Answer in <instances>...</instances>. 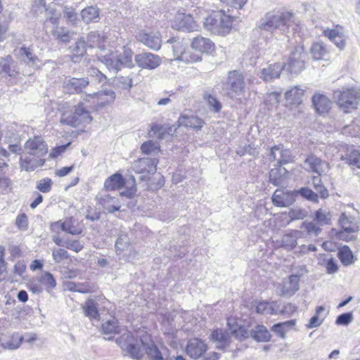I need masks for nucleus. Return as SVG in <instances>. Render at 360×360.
Here are the masks:
<instances>
[{"label":"nucleus","instance_id":"obj_57","mask_svg":"<svg viewBox=\"0 0 360 360\" xmlns=\"http://www.w3.org/2000/svg\"><path fill=\"white\" fill-rule=\"evenodd\" d=\"M115 87L122 89H128L132 87L133 81L129 77L117 76L113 80Z\"/></svg>","mask_w":360,"mask_h":360},{"label":"nucleus","instance_id":"obj_28","mask_svg":"<svg viewBox=\"0 0 360 360\" xmlns=\"http://www.w3.org/2000/svg\"><path fill=\"white\" fill-rule=\"evenodd\" d=\"M41 158L30 153L21 156L20 160L21 169L25 171H33L36 168L42 166L45 161Z\"/></svg>","mask_w":360,"mask_h":360},{"label":"nucleus","instance_id":"obj_17","mask_svg":"<svg viewBox=\"0 0 360 360\" xmlns=\"http://www.w3.org/2000/svg\"><path fill=\"white\" fill-rule=\"evenodd\" d=\"M115 248L117 255L126 261H130L135 256V250L129 243V239L127 235L119 236L115 243Z\"/></svg>","mask_w":360,"mask_h":360},{"label":"nucleus","instance_id":"obj_39","mask_svg":"<svg viewBox=\"0 0 360 360\" xmlns=\"http://www.w3.org/2000/svg\"><path fill=\"white\" fill-rule=\"evenodd\" d=\"M105 38L104 36H101L97 32H91L87 35L86 45L91 48L98 47L99 51H101V49L105 48Z\"/></svg>","mask_w":360,"mask_h":360},{"label":"nucleus","instance_id":"obj_41","mask_svg":"<svg viewBox=\"0 0 360 360\" xmlns=\"http://www.w3.org/2000/svg\"><path fill=\"white\" fill-rule=\"evenodd\" d=\"M124 183L122 176L120 174L116 173L105 181L104 187L107 191H114L122 188Z\"/></svg>","mask_w":360,"mask_h":360},{"label":"nucleus","instance_id":"obj_55","mask_svg":"<svg viewBox=\"0 0 360 360\" xmlns=\"http://www.w3.org/2000/svg\"><path fill=\"white\" fill-rule=\"evenodd\" d=\"M332 214L330 212L325 209H319L315 213V219L321 225H327L330 224Z\"/></svg>","mask_w":360,"mask_h":360},{"label":"nucleus","instance_id":"obj_2","mask_svg":"<svg viewBox=\"0 0 360 360\" xmlns=\"http://www.w3.org/2000/svg\"><path fill=\"white\" fill-rule=\"evenodd\" d=\"M133 52L131 49L122 46L115 50H106L105 47L97 53L98 60L109 70L117 72L122 67L131 68L134 66L132 60Z\"/></svg>","mask_w":360,"mask_h":360},{"label":"nucleus","instance_id":"obj_16","mask_svg":"<svg viewBox=\"0 0 360 360\" xmlns=\"http://www.w3.org/2000/svg\"><path fill=\"white\" fill-rule=\"evenodd\" d=\"M25 149L28 153L42 157L48 152V147L44 139L39 136L29 139L25 143Z\"/></svg>","mask_w":360,"mask_h":360},{"label":"nucleus","instance_id":"obj_56","mask_svg":"<svg viewBox=\"0 0 360 360\" xmlns=\"http://www.w3.org/2000/svg\"><path fill=\"white\" fill-rule=\"evenodd\" d=\"M204 99L206 101L210 110L214 112H219L221 109V103L217 99V98L210 94H205Z\"/></svg>","mask_w":360,"mask_h":360},{"label":"nucleus","instance_id":"obj_15","mask_svg":"<svg viewBox=\"0 0 360 360\" xmlns=\"http://www.w3.org/2000/svg\"><path fill=\"white\" fill-rule=\"evenodd\" d=\"M297 194V191L278 188L272 196L273 204L276 207H288L295 201Z\"/></svg>","mask_w":360,"mask_h":360},{"label":"nucleus","instance_id":"obj_53","mask_svg":"<svg viewBox=\"0 0 360 360\" xmlns=\"http://www.w3.org/2000/svg\"><path fill=\"white\" fill-rule=\"evenodd\" d=\"M342 134L352 136H360V117L356 118L352 123L342 129Z\"/></svg>","mask_w":360,"mask_h":360},{"label":"nucleus","instance_id":"obj_40","mask_svg":"<svg viewBox=\"0 0 360 360\" xmlns=\"http://www.w3.org/2000/svg\"><path fill=\"white\" fill-rule=\"evenodd\" d=\"M256 311L262 314H277L279 311V304L275 302H260L256 307Z\"/></svg>","mask_w":360,"mask_h":360},{"label":"nucleus","instance_id":"obj_45","mask_svg":"<svg viewBox=\"0 0 360 360\" xmlns=\"http://www.w3.org/2000/svg\"><path fill=\"white\" fill-rule=\"evenodd\" d=\"M86 316L92 320H98L99 314L96 303L93 300H87L82 305Z\"/></svg>","mask_w":360,"mask_h":360},{"label":"nucleus","instance_id":"obj_46","mask_svg":"<svg viewBox=\"0 0 360 360\" xmlns=\"http://www.w3.org/2000/svg\"><path fill=\"white\" fill-rule=\"evenodd\" d=\"M39 282L42 285L43 288L46 289L48 292L51 291L56 285V281L53 275L49 272H43L37 278Z\"/></svg>","mask_w":360,"mask_h":360},{"label":"nucleus","instance_id":"obj_47","mask_svg":"<svg viewBox=\"0 0 360 360\" xmlns=\"http://www.w3.org/2000/svg\"><path fill=\"white\" fill-rule=\"evenodd\" d=\"M295 325V321L294 320H290V321H285L283 323L274 324L271 327V330L274 333H276L280 337L284 338L285 336V334Z\"/></svg>","mask_w":360,"mask_h":360},{"label":"nucleus","instance_id":"obj_60","mask_svg":"<svg viewBox=\"0 0 360 360\" xmlns=\"http://www.w3.org/2000/svg\"><path fill=\"white\" fill-rule=\"evenodd\" d=\"M53 181L49 178H44L37 181L36 188L41 192L47 193L51 191Z\"/></svg>","mask_w":360,"mask_h":360},{"label":"nucleus","instance_id":"obj_34","mask_svg":"<svg viewBox=\"0 0 360 360\" xmlns=\"http://www.w3.org/2000/svg\"><path fill=\"white\" fill-rule=\"evenodd\" d=\"M178 122L179 126L191 127L197 130L200 129L204 124L202 120L197 116L188 115L186 113H184L179 117Z\"/></svg>","mask_w":360,"mask_h":360},{"label":"nucleus","instance_id":"obj_59","mask_svg":"<svg viewBox=\"0 0 360 360\" xmlns=\"http://www.w3.org/2000/svg\"><path fill=\"white\" fill-rule=\"evenodd\" d=\"M311 184L314 186V189L317 193H319L322 198H326L328 196V191L325 188L324 186L322 184V181L318 176H313L311 179Z\"/></svg>","mask_w":360,"mask_h":360},{"label":"nucleus","instance_id":"obj_35","mask_svg":"<svg viewBox=\"0 0 360 360\" xmlns=\"http://www.w3.org/2000/svg\"><path fill=\"white\" fill-rule=\"evenodd\" d=\"M250 337L258 342H266L271 340V334L263 325H257L250 330Z\"/></svg>","mask_w":360,"mask_h":360},{"label":"nucleus","instance_id":"obj_37","mask_svg":"<svg viewBox=\"0 0 360 360\" xmlns=\"http://www.w3.org/2000/svg\"><path fill=\"white\" fill-rule=\"evenodd\" d=\"M304 90L300 86H293L285 94V98L288 104H300L302 101Z\"/></svg>","mask_w":360,"mask_h":360},{"label":"nucleus","instance_id":"obj_11","mask_svg":"<svg viewBox=\"0 0 360 360\" xmlns=\"http://www.w3.org/2000/svg\"><path fill=\"white\" fill-rule=\"evenodd\" d=\"M158 163L157 158H140L132 163L131 169L137 174H142L141 180H146L150 174L155 173Z\"/></svg>","mask_w":360,"mask_h":360},{"label":"nucleus","instance_id":"obj_62","mask_svg":"<svg viewBox=\"0 0 360 360\" xmlns=\"http://www.w3.org/2000/svg\"><path fill=\"white\" fill-rule=\"evenodd\" d=\"M301 228L309 235L317 236L321 231V229L312 221L304 222Z\"/></svg>","mask_w":360,"mask_h":360},{"label":"nucleus","instance_id":"obj_23","mask_svg":"<svg viewBox=\"0 0 360 360\" xmlns=\"http://www.w3.org/2000/svg\"><path fill=\"white\" fill-rule=\"evenodd\" d=\"M269 157L271 160H277V165H283L293 161V157L289 150L283 146H274L271 148Z\"/></svg>","mask_w":360,"mask_h":360},{"label":"nucleus","instance_id":"obj_1","mask_svg":"<svg viewBox=\"0 0 360 360\" xmlns=\"http://www.w3.org/2000/svg\"><path fill=\"white\" fill-rule=\"evenodd\" d=\"M149 340L148 333L144 331L136 332V338L131 333L126 332L116 340V342L125 354L134 359H141L143 351L151 360L161 357L162 352L153 343L148 342Z\"/></svg>","mask_w":360,"mask_h":360},{"label":"nucleus","instance_id":"obj_8","mask_svg":"<svg viewBox=\"0 0 360 360\" xmlns=\"http://www.w3.org/2000/svg\"><path fill=\"white\" fill-rule=\"evenodd\" d=\"M333 99L345 112H347L356 108L359 97L354 89H342L334 91Z\"/></svg>","mask_w":360,"mask_h":360},{"label":"nucleus","instance_id":"obj_18","mask_svg":"<svg viewBox=\"0 0 360 360\" xmlns=\"http://www.w3.org/2000/svg\"><path fill=\"white\" fill-rule=\"evenodd\" d=\"M88 78L66 77L63 82V91L68 94L82 92L89 84Z\"/></svg>","mask_w":360,"mask_h":360},{"label":"nucleus","instance_id":"obj_49","mask_svg":"<svg viewBox=\"0 0 360 360\" xmlns=\"http://www.w3.org/2000/svg\"><path fill=\"white\" fill-rule=\"evenodd\" d=\"M19 55L22 59L28 64L32 66H36L38 64L39 59L33 53L32 49L30 48L21 47L19 50Z\"/></svg>","mask_w":360,"mask_h":360},{"label":"nucleus","instance_id":"obj_7","mask_svg":"<svg viewBox=\"0 0 360 360\" xmlns=\"http://www.w3.org/2000/svg\"><path fill=\"white\" fill-rule=\"evenodd\" d=\"M228 95L233 99L241 101L245 93V83L243 75L238 71H230L225 84Z\"/></svg>","mask_w":360,"mask_h":360},{"label":"nucleus","instance_id":"obj_31","mask_svg":"<svg viewBox=\"0 0 360 360\" xmlns=\"http://www.w3.org/2000/svg\"><path fill=\"white\" fill-rule=\"evenodd\" d=\"M312 103L316 111L319 114L328 112L331 108V101L323 94H315L312 98Z\"/></svg>","mask_w":360,"mask_h":360},{"label":"nucleus","instance_id":"obj_19","mask_svg":"<svg viewBox=\"0 0 360 360\" xmlns=\"http://www.w3.org/2000/svg\"><path fill=\"white\" fill-rule=\"evenodd\" d=\"M304 169L321 176L327 172L330 167L326 162L314 155H311L304 160Z\"/></svg>","mask_w":360,"mask_h":360},{"label":"nucleus","instance_id":"obj_9","mask_svg":"<svg viewBox=\"0 0 360 360\" xmlns=\"http://www.w3.org/2000/svg\"><path fill=\"white\" fill-rule=\"evenodd\" d=\"M115 93L111 89H104L92 94H85L83 100L88 103V107L98 110L107 104L112 103L115 99Z\"/></svg>","mask_w":360,"mask_h":360},{"label":"nucleus","instance_id":"obj_13","mask_svg":"<svg viewBox=\"0 0 360 360\" xmlns=\"http://www.w3.org/2000/svg\"><path fill=\"white\" fill-rule=\"evenodd\" d=\"M136 39L148 48L158 51L161 48L162 39L160 32L140 30L136 34Z\"/></svg>","mask_w":360,"mask_h":360},{"label":"nucleus","instance_id":"obj_52","mask_svg":"<svg viewBox=\"0 0 360 360\" xmlns=\"http://www.w3.org/2000/svg\"><path fill=\"white\" fill-rule=\"evenodd\" d=\"M141 150L146 155H155L160 151V146L157 142L148 141L141 145Z\"/></svg>","mask_w":360,"mask_h":360},{"label":"nucleus","instance_id":"obj_36","mask_svg":"<svg viewBox=\"0 0 360 360\" xmlns=\"http://www.w3.org/2000/svg\"><path fill=\"white\" fill-rule=\"evenodd\" d=\"M235 321L233 319H229L227 324L229 330L233 335L239 340H243L250 337V330L249 331L245 326H238L235 325Z\"/></svg>","mask_w":360,"mask_h":360},{"label":"nucleus","instance_id":"obj_32","mask_svg":"<svg viewBox=\"0 0 360 360\" xmlns=\"http://www.w3.org/2000/svg\"><path fill=\"white\" fill-rule=\"evenodd\" d=\"M282 70V64L275 63L269 65L266 68H263L261 70L260 77L265 82H271L275 78L280 77Z\"/></svg>","mask_w":360,"mask_h":360},{"label":"nucleus","instance_id":"obj_58","mask_svg":"<svg viewBox=\"0 0 360 360\" xmlns=\"http://www.w3.org/2000/svg\"><path fill=\"white\" fill-rule=\"evenodd\" d=\"M117 321L115 318L105 321L102 325V330L104 334L111 335L117 333Z\"/></svg>","mask_w":360,"mask_h":360},{"label":"nucleus","instance_id":"obj_33","mask_svg":"<svg viewBox=\"0 0 360 360\" xmlns=\"http://www.w3.org/2000/svg\"><path fill=\"white\" fill-rule=\"evenodd\" d=\"M0 74L4 77H15L18 74L16 65L11 56L0 59Z\"/></svg>","mask_w":360,"mask_h":360},{"label":"nucleus","instance_id":"obj_42","mask_svg":"<svg viewBox=\"0 0 360 360\" xmlns=\"http://www.w3.org/2000/svg\"><path fill=\"white\" fill-rule=\"evenodd\" d=\"M172 131V127L166 125L153 124L148 131V136L159 139H165Z\"/></svg>","mask_w":360,"mask_h":360},{"label":"nucleus","instance_id":"obj_51","mask_svg":"<svg viewBox=\"0 0 360 360\" xmlns=\"http://www.w3.org/2000/svg\"><path fill=\"white\" fill-rule=\"evenodd\" d=\"M324 311L325 308L323 307H318L316 309V314L309 319L307 327L308 328H314L320 326L325 318L324 316H321V313Z\"/></svg>","mask_w":360,"mask_h":360},{"label":"nucleus","instance_id":"obj_29","mask_svg":"<svg viewBox=\"0 0 360 360\" xmlns=\"http://www.w3.org/2000/svg\"><path fill=\"white\" fill-rule=\"evenodd\" d=\"M288 178V172L285 168L281 167V165H278L269 172L270 182L276 186L285 185Z\"/></svg>","mask_w":360,"mask_h":360},{"label":"nucleus","instance_id":"obj_22","mask_svg":"<svg viewBox=\"0 0 360 360\" xmlns=\"http://www.w3.org/2000/svg\"><path fill=\"white\" fill-rule=\"evenodd\" d=\"M207 345L200 339L192 338L188 341L186 353L193 359H198L207 350Z\"/></svg>","mask_w":360,"mask_h":360},{"label":"nucleus","instance_id":"obj_5","mask_svg":"<svg viewBox=\"0 0 360 360\" xmlns=\"http://www.w3.org/2000/svg\"><path fill=\"white\" fill-rule=\"evenodd\" d=\"M89 107L83 99L75 106L74 112L63 111L60 117V122L73 127L79 125H86L92 120Z\"/></svg>","mask_w":360,"mask_h":360},{"label":"nucleus","instance_id":"obj_38","mask_svg":"<svg viewBox=\"0 0 360 360\" xmlns=\"http://www.w3.org/2000/svg\"><path fill=\"white\" fill-rule=\"evenodd\" d=\"M211 340L217 342V349H224L229 344V335L221 329H216L211 334Z\"/></svg>","mask_w":360,"mask_h":360},{"label":"nucleus","instance_id":"obj_54","mask_svg":"<svg viewBox=\"0 0 360 360\" xmlns=\"http://www.w3.org/2000/svg\"><path fill=\"white\" fill-rule=\"evenodd\" d=\"M169 43H172V51L174 53V56L175 58L173 59V60H180V57L184 53H186L187 51L186 50V47L182 44V42L174 40V39H169L167 41Z\"/></svg>","mask_w":360,"mask_h":360},{"label":"nucleus","instance_id":"obj_48","mask_svg":"<svg viewBox=\"0 0 360 360\" xmlns=\"http://www.w3.org/2000/svg\"><path fill=\"white\" fill-rule=\"evenodd\" d=\"M338 256L344 266H349L354 263V255L348 246L345 245L341 248L338 251Z\"/></svg>","mask_w":360,"mask_h":360},{"label":"nucleus","instance_id":"obj_6","mask_svg":"<svg viewBox=\"0 0 360 360\" xmlns=\"http://www.w3.org/2000/svg\"><path fill=\"white\" fill-rule=\"evenodd\" d=\"M339 222L342 230L337 233V237L340 240L346 241L355 240L356 236L354 235H349V233H356L360 231L359 219L354 214L343 212L339 219Z\"/></svg>","mask_w":360,"mask_h":360},{"label":"nucleus","instance_id":"obj_14","mask_svg":"<svg viewBox=\"0 0 360 360\" xmlns=\"http://www.w3.org/2000/svg\"><path fill=\"white\" fill-rule=\"evenodd\" d=\"M172 26L175 30L186 32L196 31L198 29V25L193 18L191 15L184 13H177L176 14Z\"/></svg>","mask_w":360,"mask_h":360},{"label":"nucleus","instance_id":"obj_25","mask_svg":"<svg viewBox=\"0 0 360 360\" xmlns=\"http://www.w3.org/2000/svg\"><path fill=\"white\" fill-rule=\"evenodd\" d=\"M23 340V336L19 333L0 334V347L4 349L15 350L17 349Z\"/></svg>","mask_w":360,"mask_h":360},{"label":"nucleus","instance_id":"obj_27","mask_svg":"<svg viewBox=\"0 0 360 360\" xmlns=\"http://www.w3.org/2000/svg\"><path fill=\"white\" fill-rule=\"evenodd\" d=\"M52 230L59 229L72 235H77L82 233V229L73 218L66 219L64 221H56L51 225Z\"/></svg>","mask_w":360,"mask_h":360},{"label":"nucleus","instance_id":"obj_44","mask_svg":"<svg viewBox=\"0 0 360 360\" xmlns=\"http://www.w3.org/2000/svg\"><path fill=\"white\" fill-rule=\"evenodd\" d=\"M86 41L84 38H80L75 44V46L71 47L72 55L71 56V60L74 63H77L79 61V59L81 56H82L86 52Z\"/></svg>","mask_w":360,"mask_h":360},{"label":"nucleus","instance_id":"obj_26","mask_svg":"<svg viewBox=\"0 0 360 360\" xmlns=\"http://www.w3.org/2000/svg\"><path fill=\"white\" fill-rule=\"evenodd\" d=\"M193 49L201 53L211 54L215 50L214 44L208 38L201 36L195 37L191 42Z\"/></svg>","mask_w":360,"mask_h":360},{"label":"nucleus","instance_id":"obj_63","mask_svg":"<svg viewBox=\"0 0 360 360\" xmlns=\"http://www.w3.org/2000/svg\"><path fill=\"white\" fill-rule=\"evenodd\" d=\"M68 252L64 249H54L52 252V257L56 263H60L63 259L69 257Z\"/></svg>","mask_w":360,"mask_h":360},{"label":"nucleus","instance_id":"obj_64","mask_svg":"<svg viewBox=\"0 0 360 360\" xmlns=\"http://www.w3.org/2000/svg\"><path fill=\"white\" fill-rule=\"evenodd\" d=\"M349 164L360 168V152L353 149L351 150L348 157Z\"/></svg>","mask_w":360,"mask_h":360},{"label":"nucleus","instance_id":"obj_3","mask_svg":"<svg viewBox=\"0 0 360 360\" xmlns=\"http://www.w3.org/2000/svg\"><path fill=\"white\" fill-rule=\"evenodd\" d=\"M293 15L290 12L271 11L268 12L257 23V28L261 32L273 34L278 30L285 34L293 22Z\"/></svg>","mask_w":360,"mask_h":360},{"label":"nucleus","instance_id":"obj_24","mask_svg":"<svg viewBox=\"0 0 360 360\" xmlns=\"http://www.w3.org/2000/svg\"><path fill=\"white\" fill-rule=\"evenodd\" d=\"M300 277L291 275L277 287L280 295L291 296L299 290Z\"/></svg>","mask_w":360,"mask_h":360},{"label":"nucleus","instance_id":"obj_10","mask_svg":"<svg viewBox=\"0 0 360 360\" xmlns=\"http://www.w3.org/2000/svg\"><path fill=\"white\" fill-rule=\"evenodd\" d=\"M305 53L302 46H296L292 51L287 63L282 64L283 70L289 73L296 75L304 68Z\"/></svg>","mask_w":360,"mask_h":360},{"label":"nucleus","instance_id":"obj_21","mask_svg":"<svg viewBox=\"0 0 360 360\" xmlns=\"http://www.w3.org/2000/svg\"><path fill=\"white\" fill-rule=\"evenodd\" d=\"M98 203L103 208L109 212L117 211L121 207L119 199L115 196H112L106 191H101L96 197Z\"/></svg>","mask_w":360,"mask_h":360},{"label":"nucleus","instance_id":"obj_12","mask_svg":"<svg viewBox=\"0 0 360 360\" xmlns=\"http://www.w3.org/2000/svg\"><path fill=\"white\" fill-rule=\"evenodd\" d=\"M136 65L142 70H153L162 63V58L150 52H142L134 56Z\"/></svg>","mask_w":360,"mask_h":360},{"label":"nucleus","instance_id":"obj_4","mask_svg":"<svg viewBox=\"0 0 360 360\" xmlns=\"http://www.w3.org/2000/svg\"><path fill=\"white\" fill-rule=\"evenodd\" d=\"M232 22L231 16L219 11L213 12L205 19L203 27L211 34L224 36L230 32Z\"/></svg>","mask_w":360,"mask_h":360},{"label":"nucleus","instance_id":"obj_50","mask_svg":"<svg viewBox=\"0 0 360 360\" xmlns=\"http://www.w3.org/2000/svg\"><path fill=\"white\" fill-rule=\"evenodd\" d=\"M310 51L314 60H321L328 53L326 45L321 42H316L312 44Z\"/></svg>","mask_w":360,"mask_h":360},{"label":"nucleus","instance_id":"obj_61","mask_svg":"<svg viewBox=\"0 0 360 360\" xmlns=\"http://www.w3.org/2000/svg\"><path fill=\"white\" fill-rule=\"evenodd\" d=\"M58 25H53L56 29L53 31V35L63 42H68L70 39V32L64 27H58Z\"/></svg>","mask_w":360,"mask_h":360},{"label":"nucleus","instance_id":"obj_20","mask_svg":"<svg viewBox=\"0 0 360 360\" xmlns=\"http://www.w3.org/2000/svg\"><path fill=\"white\" fill-rule=\"evenodd\" d=\"M32 11L34 15H38L43 11H46L47 16V22H51L53 25H57L60 13L57 12L53 8H46L45 5V0H34L32 4Z\"/></svg>","mask_w":360,"mask_h":360},{"label":"nucleus","instance_id":"obj_30","mask_svg":"<svg viewBox=\"0 0 360 360\" xmlns=\"http://www.w3.org/2000/svg\"><path fill=\"white\" fill-rule=\"evenodd\" d=\"M302 233L300 231H292L289 233L283 236L280 240L276 241V245L286 250H292L297 245V240Z\"/></svg>","mask_w":360,"mask_h":360},{"label":"nucleus","instance_id":"obj_43","mask_svg":"<svg viewBox=\"0 0 360 360\" xmlns=\"http://www.w3.org/2000/svg\"><path fill=\"white\" fill-rule=\"evenodd\" d=\"M81 15L86 23L96 22L99 19V11L95 6H89L82 11Z\"/></svg>","mask_w":360,"mask_h":360}]
</instances>
